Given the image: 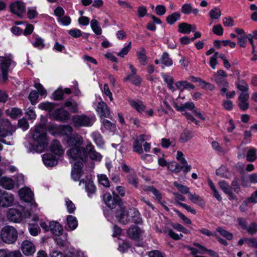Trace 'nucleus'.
Wrapping results in <instances>:
<instances>
[{
  "label": "nucleus",
  "instance_id": "obj_1",
  "mask_svg": "<svg viewBox=\"0 0 257 257\" xmlns=\"http://www.w3.org/2000/svg\"><path fill=\"white\" fill-rule=\"evenodd\" d=\"M47 133L42 126H36L33 133V151L41 153L48 145Z\"/></svg>",
  "mask_w": 257,
  "mask_h": 257
},
{
  "label": "nucleus",
  "instance_id": "obj_2",
  "mask_svg": "<svg viewBox=\"0 0 257 257\" xmlns=\"http://www.w3.org/2000/svg\"><path fill=\"white\" fill-rule=\"evenodd\" d=\"M72 122L75 128L91 126L96 120L94 115L75 114L72 117Z\"/></svg>",
  "mask_w": 257,
  "mask_h": 257
},
{
  "label": "nucleus",
  "instance_id": "obj_3",
  "mask_svg": "<svg viewBox=\"0 0 257 257\" xmlns=\"http://www.w3.org/2000/svg\"><path fill=\"white\" fill-rule=\"evenodd\" d=\"M19 195L22 202L28 203V208L24 206L25 216L26 217H30L31 215V209L32 206V191L30 188L25 187L19 191Z\"/></svg>",
  "mask_w": 257,
  "mask_h": 257
},
{
  "label": "nucleus",
  "instance_id": "obj_4",
  "mask_svg": "<svg viewBox=\"0 0 257 257\" xmlns=\"http://www.w3.org/2000/svg\"><path fill=\"white\" fill-rule=\"evenodd\" d=\"M1 237L6 243L12 244L15 242L18 238L17 230L11 226H5L1 230Z\"/></svg>",
  "mask_w": 257,
  "mask_h": 257
},
{
  "label": "nucleus",
  "instance_id": "obj_5",
  "mask_svg": "<svg viewBox=\"0 0 257 257\" xmlns=\"http://www.w3.org/2000/svg\"><path fill=\"white\" fill-rule=\"evenodd\" d=\"M67 155L69 159L73 161L80 160L86 162V149L80 146L72 147L67 151Z\"/></svg>",
  "mask_w": 257,
  "mask_h": 257
},
{
  "label": "nucleus",
  "instance_id": "obj_6",
  "mask_svg": "<svg viewBox=\"0 0 257 257\" xmlns=\"http://www.w3.org/2000/svg\"><path fill=\"white\" fill-rule=\"evenodd\" d=\"M103 200L106 205L111 209L115 208L117 206V208H118L119 206L122 205V199L116 194H113L112 197L110 193L106 192L103 195Z\"/></svg>",
  "mask_w": 257,
  "mask_h": 257
},
{
  "label": "nucleus",
  "instance_id": "obj_7",
  "mask_svg": "<svg viewBox=\"0 0 257 257\" xmlns=\"http://www.w3.org/2000/svg\"><path fill=\"white\" fill-rule=\"evenodd\" d=\"M115 216L120 223L126 224L130 221V213L127 211L123 204L116 209Z\"/></svg>",
  "mask_w": 257,
  "mask_h": 257
},
{
  "label": "nucleus",
  "instance_id": "obj_8",
  "mask_svg": "<svg viewBox=\"0 0 257 257\" xmlns=\"http://www.w3.org/2000/svg\"><path fill=\"white\" fill-rule=\"evenodd\" d=\"M14 196L10 193L0 189V207L8 208L13 205Z\"/></svg>",
  "mask_w": 257,
  "mask_h": 257
},
{
  "label": "nucleus",
  "instance_id": "obj_9",
  "mask_svg": "<svg viewBox=\"0 0 257 257\" xmlns=\"http://www.w3.org/2000/svg\"><path fill=\"white\" fill-rule=\"evenodd\" d=\"M73 131V128L68 124L60 125L52 130L51 134L53 136L59 135L68 138L72 135Z\"/></svg>",
  "mask_w": 257,
  "mask_h": 257
},
{
  "label": "nucleus",
  "instance_id": "obj_10",
  "mask_svg": "<svg viewBox=\"0 0 257 257\" xmlns=\"http://www.w3.org/2000/svg\"><path fill=\"white\" fill-rule=\"evenodd\" d=\"M53 118L57 121L63 122H67L70 118L69 112L63 108H58L52 114Z\"/></svg>",
  "mask_w": 257,
  "mask_h": 257
},
{
  "label": "nucleus",
  "instance_id": "obj_11",
  "mask_svg": "<svg viewBox=\"0 0 257 257\" xmlns=\"http://www.w3.org/2000/svg\"><path fill=\"white\" fill-rule=\"evenodd\" d=\"M7 218L8 220L15 223H19L22 219V212L17 208H10L7 212Z\"/></svg>",
  "mask_w": 257,
  "mask_h": 257
},
{
  "label": "nucleus",
  "instance_id": "obj_12",
  "mask_svg": "<svg viewBox=\"0 0 257 257\" xmlns=\"http://www.w3.org/2000/svg\"><path fill=\"white\" fill-rule=\"evenodd\" d=\"M86 161L88 159V156L92 160L96 161H100L102 159V155L98 152H96L95 150L94 147L91 144V143L89 142L86 145Z\"/></svg>",
  "mask_w": 257,
  "mask_h": 257
},
{
  "label": "nucleus",
  "instance_id": "obj_13",
  "mask_svg": "<svg viewBox=\"0 0 257 257\" xmlns=\"http://www.w3.org/2000/svg\"><path fill=\"white\" fill-rule=\"evenodd\" d=\"M66 142L69 147H77L81 145L83 142L82 137L78 133L70 135L66 139Z\"/></svg>",
  "mask_w": 257,
  "mask_h": 257
},
{
  "label": "nucleus",
  "instance_id": "obj_14",
  "mask_svg": "<svg viewBox=\"0 0 257 257\" xmlns=\"http://www.w3.org/2000/svg\"><path fill=\"white\" fill-rule=\"evenodd\" d=\"M10 8L12 13L20 18L22 17L23 14L25 11V7L24 3L20 1H17L11 4L10 6Z\"/></svg>",
  "mask_w": 257,
  "mask_h": 257
},
{
  "label": "nucleus",
  "instance_id": "obj_15",
  "mask_svg": "<svg viewBox=\"0 0 257 257\" xmlns=\"http://www.w3.org/2000/svg\"><path fill=\"white\" fill-rule=\"evenodd\" d=\"M96 111L101 117H109L110 109L106 103L103 101L97 103Z\"/></svg>",
  "mask_w": 257,
  "mask_h": 257
},
{
  "label": "nucleus",
  "instance_id": "obj_16",
  "mask_svg": "<svg viewBox=\"0 0 257 257\" xmlns=\"http://www.w3.org/2000/svg\"><path fill=\"white\" fill-rule=\"evenodd\" d=\"M50 151L54 155L61 156L64 153V150L59 141L55 139L50 146Z\"/></svg>",
  "mask_w": 257,
  "mask_h": 257
},
{
  "label": "nucleus",
  "instance_id": "obj_17",
  "mask_svg": "<svg viewBox=\"0 0 257 257\" xmlns=\"http://www.w3.org/2000/svg\"><path fill=\"white\" fill-rule=\"evenodd\" d=\"M34 86L36 90H33V105L37 102L39 95L44 97L47 95V91L41 84L35 82Z\"/></svg>",
  "mask_w": 257,
  "mask_h": 257
},
{
  "label": "nucleus",
  "instance_id": "obj_18",
  "mask_svg": "<svg viewBox=\"0 0 257 257\" xmlns=\"http://www.w3.org/2000/svg\"><path fill=\"white\" fill-rule=\"evenodd\" d=\"M249 99L248 93H240L238 96V106L239 108L243 110H246L249 107V103L248 100Z\"/></svg>",
  "mask_w": 257,
  "mask_h": 257
},
{
  "label": "nucleus",
  "instance_id": "obj_19",
  "mask_svg": "<svg viewBox=\"0 0 257 257\" xmlns=\"http://www.w3.org/2000/svg\"><path fill=\"white\" fill-rule=\"evenodd\" d=\"M42 159L44 164L47 167H54L58 164V159L52 154H44Z\"/></svg>",
  "mask_w": 257,
  "mask_h": 257
},
{
  "label": "nucleus",
  "instance_id": "obj_20",
  "mask_svg": "<svg viewBox=\"0 0 257 257\" xmlns=\"http://www.w3.org/2000/svg\"><path fill=\"white\" fill-rule=\"evenodd\" d=\"M82 183L85 185V191L87 192L88 196L91 197V194H94L96 191V187L93 181L91 180L86 181L84 179H81L80 180L79 185Z\"/></svg>",
  "mask_w": 257,
  "mask_h": 257
},
{
  "label": "nucleus",
  "instance_id": "obj_21",
  "mask_svg": "<svg viewBox=\"0 0 257 257\" xmlns=\"http://www.w3.org/2000/svg\"><path fill=\"white\" fill-rule=\"evenodd\" d=\"M145 141V135H140L136 140H135L133 144V151L139 154H141L143 152L142 148V144Z\"/></svg>",
  "mask_w": 257,
  "mask_h": 257
},
{
  "label": "nucleus",
  "instance_id": "obj_22",
  "mask_svg": "<svg viewBox=\"0 0 257 257\" xmlns=\"http://www.w3.org/2000/svg\"><path fill=\"white\" fill-rule=\"evenodd\" d=\"M50 230L56 236H60L63 232L62 226L56 221H51L49 223Z\"/></svg>",
  "mask_w": 257,
  "mask_h": 257
},
{
  "label": "nucleus",
  "instance_id": "obj_23",
  "mask_svg": "<svg viewBox=\"0 0 257 257\" xmlns=\"http://www.w3.org/2000/svg\"><path fill=\"white\" fill-rule=\"evenodd\" d=\"M11 64V60L9 58H4L1 62V68L3 77L4 81L8 79V72Z\"/></svg>",
  "mask_w": 257,
  "mask_h": 257
},
{
  "label": "nucleus",
  "instance_id": "obj_24",
  "mask_svg": "<svg viewBox=\"0 0 257 257\" xmlns=\"http://www.w3.org/2000/svg\"><path fill=\"white\" fill-rule=\"evenodd\" d=\"M141 230L138 226H132L127 230L128 236L133 239L137 240L140 237Z\"/></svg>",
  "mask_w": 257,
  "mask_h": 257
},
{
  "label": "nucleus",
  "instance_id": "obj_25",
  "mask_svg": "<svg viewBox=\"0 0 257 257\" xmlns=\"http://www.w3.org/2000/svg\"><path fill=\"white\" fill-rule=\"evenodd\" d=\"M64 106L67 107L68 110L72 113H76L78 112V104L77 102L72 98L68 99L65 101Z\"/></svg>",
  "mask_w": 257,
  "mask_h": 257
},
{
  "label": "nucleus",
  "instance_id": "obj_26",
  "mask_svg": "<svg viewBox=\"0 0 257 257\" xmlns=\"http://www.w3.org/2000/svg\"><path fill=\"white\" fill-rule=\"evenodd\" d=\"M124 81H130L133 85L140 86L142 82V78L139 75L136 74H127V76L123 78Z\"/></svg>",
  "mask_w": 257,
  "mask_h": 257
},
{
  "label": "nucleus",
  "instance_id": "obj_27",
  "mask_svg": "<svg viewBox=\"0 0 257 257\" xmlns=\"http://www.w3.org/2000/svg\"><path fill=\"white\" fill-rule=\"evenodd\" d=\"M188 199L193 203L198 205L200 207H204L205 202L201 196L196 193L192 194L190 192L188 195Z\"/></svg>",
  "mask_w": 257,
  "mask_h": 257
},
{
  "label": "nucleus",
  "instance_id": "obj_28",
  "mask_svg": "<svg viewBox=\"0 0 257 257\" xmlns=\"http://www.w3.org/2000/svg\"><path fill=\"white\" fill-rule=\"evenodd\" d=\"M14 185V182L11 178L3 177L0 179V186L6 189H12Z\"/></svg>",
  "mask_w": 257,
  "mask_h": 257
},
{
  "label": "nucleus",
  "instance_id": "obj_29",
  "mask_svg": "<svg viewBox=\"0 0 257 257\" xmlns=\"http://www.w3.org/2000/svg\"><path fill=\"white\" fill-rule=\"evenodd\" d=\"M173 105L174 107L179 111H185L186 109L192 110L195 107L194 103L191 101L187 102L180 106H179L176 102H174Z\"/></svg>",
  "mask_w": 257,
  "mask_h": 257
},
{
  "label": "nucleus",
  "instance_id": "obj_30",
  "mask_svg": "<svg viewBox=\"0 0 257 257\" xmlns=\"http://www.w3.org/2000/svg\"><path fill=\"white\" fill-rule=\"evenodd\" d=\"M132 219V222L136 224H139L142 223V219L141 214L136 209L134 208L130 211V219Z\"/></svg>",
  "mask_w": 257,
  "mask_h": 257
},
{
  "label": "nucleus",
  "instance_id": "obj_31",
  "mask_svg": "<svg viewBox=\"0 0 257 257\" xmlns=\"http://www.w3.org/2000/svg\"><path fill=\"white\" fill-rule=\"evenodd\" d=\"M175 85L178 89L182 92L184 89H194L195 85L189 83L187 81H180L175 83Z\"/></svg>",
  "mask_w": 257,
  "mask_h": 257
},
{
  "label": "nucleus",
  "instance_id": "obj_32",
  "mask_svg": "<svg viewBox=\"0 0 257 257\" xmlns=\"http://www.w3.org/2000/svg\"><path fill=\"white\" fill-rule=\"evenodd\" d=\"M193 137V132L191 130L185 128L180 135L179 141L181 143H185L191 140Z\"/></svg>",
  "mask_w": 257,
  "mask_h": 257
},
{
  "label": "nucleus",
  "instance_id": "obj_33",
  "mask_svg": "<svg viewBox=\"0 0 257 257\" xmlns=\"http://www.w3.org/2000/svg\"><path fill=\"white\" fill-rule=\"evenodd\" d=\"M95 144L99 147H102L105 143L102 135L98 132H94L91 135Z\"/></svg>",
  "mask_w": 257,
  "mask_h": 257
},
{
  "label": "nucleus",
  "instance_id": "obj_34",
  "mask_svg": "<svg viewBox=\"0 0 257 257\" xmlns=\"http://www.w3.org/2000/svg\"><path fill=\"white\" fill-rule=\"evenodd\" d=\"M161 76L163 78L164 82L167 83L168 88L173 92L175 91L176 89L173 86L174 83L173 77L164 73H161Z\"/></svg>",
  "mask_w": 257,
  "mask_h": 257
},
{
  "label": "nucleus",
  "instance_id": "obj_35",
  "mask_svg": "<svg viewBox=\"0 0 257 257\" xmlns=\"http://www.w3.org/2000/svg\"><path fill=\"white\" fill-rule=\"evenodd\" d=\"M129 103L139 113L144 112L146 109V106L141 100L137 101L134 100H131L129 101Z\"/></svg>",
  "mask_w": 257,
  "mask_h": 257
},
{
  "label": "nucleus",
  "instance_id": "obj_36",
  "mask_svg": "<svg viewBox=\"0 0 257 257\" xmlns=\"http://www.w3.org/2000/svg\"><path fill=\"white\" fill-rule=\"evenodd\" d=\"M192 25L185 22H183L178 25V31L182 34H189L192 30Z\"/></svg>",
  "mask_w": 257,
  "mask_h": 257
},
{
  "label": "nucleus",
  "instance_id": "obj_37",
  "mask_svg": "<svg viewBox=\"0 0 257 257\" xmlns=\"http://www.w3.org/2000/svg\"><path fill=\"white\" fill-rule=\"evenodd\" d=\"M22 250L26 255H31L32 251V243L29 240H25L22 244Z\"/></svg>",
  "mask_w": 257,
  "mask_h": 257
},
{
  "label": "nucleus",
  "instance_id": "obj_38",
  "mask_svg": "<svg viewBox=\"0 0 257 257\" xmlns=\"http://www.w3.org/2000/svg\"><path fill=\"white\" fill-rule=\"evenodd\" d=\"M235 85L237 88L241 91V93H248V86L244 80L238 79L235 82Z\"/></svg>",
  "mask_w": 257,
  "mask_h": 257
},
{
  "label": "nucleus",
  "instance_id": "obj_39",
  "mask_svg": "<svg viewBox=\"0 0 257 257\" xmlns=\"http://www.w3.org/2000/svg\"><path fill=\"white\" fill-rule=\"evenodd\" d=\"M181 15L178 12H176L171 15H168L166 19V22L170 25H173L177 21L180 19Z\"/></svg>",
  "mask_w": 257,
  "mask_h": 257
},
{
  "label": "nucleus",
  "instance_id": "obj_40",
  "mask_svg": "<svg viewBox=\"0 0 257 257\" xmlns=\"http://www.w3.org/2000/svg\"><path fill=\"white\" fill-rule=\"evenodd\" d=\"M67 223L71 230H74L78 226L76 218L71 215H68L66 218Z\"/></svg>",
  "mask_w": 257,
  "mask_h": 257
},
{
  "label": "nucleus",
  "instance_id": "obj_41",
  "mask_svg": "<svg viewBox=\"0 0 257 257\" xmlns=\"http://www.w3.org/2000/svg\"><path fill=\"white\" fill-rule=\"evenodd\" d=\"M257 159L256 149L251 147L247 152L246 155V161L249 162H253Z\"/></svg>",
  "mask_w": 257,
  "mask_h": 257
},
{
  "label": "nucleus",
  "instance_id": "obj_42",
  "mask_svg": "<svg viewBox=\"0 0 257 257\" xmlns=\"http://www.w3.org/2000/svg\"><path fill=\"white\" fill-rule=\"evenodd\" d=\"M138 60L142 65H145L147 63V57L146 55V50L144 48L142 47L140 51L137 52Z\"/></svg>",
  "mask_w": 257,
  "mask_h": 257
},
{
  "label": "nucleus",
  "instance_id": "obj_43",
  "mask_svg": "<svg viewBox=\"0 0 257 257\" xmlns=\"http://www.w3.org/2000/svg\"><path fill=\"white\" fill-rule=\"evenodd\" d=\"M90 26L92 30L95 34L97 35L101 34L102 30L97 20L92 19L90 23Z\"/></svg>",
  "mask_w": 257,
  "mask_h": 257
},
{
  "label": "nucleus",
  "instance_id": "obj_44",
  "mask_svg": "<svg viewBox=\"0 0 257 257\" xmlns=\"http://www.w3.org/2000/svg\"><path fill=\"white\" fill-rule=\"evenodd\" d=\"M160 61L162 64L166 66H170L173 64V61L169 57V54L167 52H164L162 55Z\"/></svg>",
  "mask_w": 257,
  "mask_h": 257
},
{
  "label": "nucleus",
  "instance_id": "obj_45",
  "mask_svg": "<svg viewBox=\"0 0 257 257\" xmlns=\"http://www.w3.org/2000/svg\"><path fill=\"white\" fill-rule=\"evenodd\" d=\"M173 184L174 186L176 187L178 191L182 194H188V196L189 194L190 193L189 187L183 184H179L177 182H174Z\"/></svg>",
  "mask_w": 257,
  "mask_h": 257
},
{
  "label": "nucleus",
  "instance_id": "obj_46",
  "mask_svg": "<svg viewBox=\"0 0 257 257\" xmlns=\"http://www.w3.org/2000/svg\"><path fill=\"white\" fill-rule=\"evenodd\" d=\"M216 231L228 240H231L233 238V234L221 227H217L216 228Z\"/></svg>",
  "mask_w": 257,
  "mask_h": 257
},
{
  "label": "nucleus",
  "instance_id": "obj_47",
  "mask_svg": "<svg viewBox=\"0 0 257 257\" xmlns=\"http://www.w3.org/2000/svg\"><path fill=\"white\" fill-rule=\"evenodd\" d=\"M55 104L52 102H45L39 104V108L51 112L55 107Z\"/></svg>",
  "mask_w": 257,
  "mask_h": 257
},
{
  "label": "nucleus",
  "instance_id": "obj_48",
  "mask_svg": "<svg viewBox=\"0 0 257 257\" xmlns=\"http://www.w3.org/2000/svg\"><path fill=\"white\" fill-rule=\"evenodd\" d=\"M127 182L133 185L135 188H138L139 187V179L136 175H128L126 177Z\"/></svg>",
  "mask_w": 257,
  "mask_h": 257
},
{
  "label": "nucleus",
  "instance_id": "obj_49",
  "mask_svg": "<svg viewBox=\"0 0 257 257\" xmlns=\"http://www.w3.org/2000/svg\"><path fill=\"white\" fill-rule=\"evenodd\" d=\"M102 124L106 130L113 132L116 130L115 124L107 119H104L102 121Z\"/></svg>",
  "mask_w": 257,
  "mask_h": 257
},
{
  "label": "nucleus",
  "instance_id": "obj_50",
  "mask_svg": "<svg viewBox=\"0 0 257 257\" xmlns=\"http://www.w3.org/2000/svg\"><path fill=\"white\" fill-rule=\"evenodd\" d=\"M98 180L99 183L105 187L108 188L110 187L109 181L105 175L100 174L98 175Z\"/></svg>",
  "mask_w": 257,
  "mask_h": 257
},
{
  "label": "nucleus",
  "instance_id": "obj_51",
  "mask_svg": "<svg viewBox=\"0 0 257 257\" xmlns=\"http://www.w3.org/2000/svg\"><path fill=\"white\" fill-rule=\"evenodd\" d=\"M221 15V11L217 7L211 10L209 13V15L212 19H218Z\"/></svg>",
  "mask_w": 257,
  "mask_h": 257
},
{
  "label": "nucleus",
  "instance_id": "obj_52",
  "mask_svg": "<svg viewBox=\"0 0 257 257\" xmlns=\"http://www.w3.org/2000/svg\"><path fill=\"white\" fill-rule=\"evenodd\" d=\"M9 115L11 116V118L16 119L18 117L22 115V111L20 109L18 108H12L10 112H9Z\"/></svg>",
  "mask_w": 257,
  "mask_h": 257
},
{
  "label": "nucleus",
  "instance_id": "obj_53",
  "mask_svg": "<svg viewBox=\"0 0 257 257\" xmlns=\"http://www.w3.org/2000/svg\"><path fill=\"white\" fill-rule=\"evenodd\" d=\"M65 205L69 213H73L76 209L75 204L68 198L65 199Z\"/></svg>",
  "mask_w": 257,
  "mask_h": 257
},
{
  "label": "nucleus",
  "instance_id": "obj_54",
  "mask_svg": "<svg viewBox=\"0 0 257 257\" xmlns=\"http://www.w3.org/2000/svg\"><path fill=\"white\" fill-rule=\"evenodd\" d=\"M193 10L192 5L190 3H185L182 5L180 11L181 13L185 15H189L191 13Z\"/></svg>",
  "mask_w": 257,
  "mask_h": 257
},
{
  "label": "nucleus",
  "instance_id": "obj_55",
  "mask_svg": "<svg viewBox=\"0 0 257 257\" xmlns=\"http://www.w3.org/2000/svg\"><path fill=\"white\" fill-rule=\"evenodd\" d=\"M214 81L220 87L222 86H228L229 85L228 83L226 81V78L220 77L219 76H215Z\"/></svg>",
  "mask_w": 257,
  "mask_h": 257
},
{
  "label": "nucleus",
  "instance_id": "obj_56",
  "mask_svg": "<svg viewBox=\"0 0 257 257\" xmlns=\"http://www.w3.org/2000/svg\"><path fill=\"white\" fill-rule=\"evenodd\" d=\"M245 230L249 234H256L257 232V223L255 222H251L248 226H247Z\"/></svg>",
  "mask_w": 257,
  "mask_h": 257
},
{
  "label": "nucleus",
  "instance_id": "obj_57",
  "mask_svg": "<svg viewBox=\"0 0 257 257\" xmlns=\"http://www.w3.org/2000/svg\"><path fill=\"white\" fill-rule=\"evenodd\" d=\"M219 55L218 52H215L213 55L210 58L209 65L213 69H215L216 68V65L217 64V59L219 57Z\"/></svg>",
  "mask_w": 257,
  "mask_h": 257
},
{
  "label": "nucleus",
  "instance_id": "obj_58",
  "mask_svg": "<svg viewBox=\"0 0 257 257\" xmlns=\"http://www.w3.org/2000/svg\"><path fill=\"white\" fill-rule=\"evenodd\" d=\"M40 208L38 207V204L33 200V221L39 220V217L41 216L39 214Z\"/></svg>",
  "mask_w": 257,
  "mask_h": 257
},
{
  "label": "nucleus",
  "instance_id": "obj_59",
  "mask_svg": "<svg viewBox=\"0 0 257 257\" xmlns=\"http://www.w3.org/2000/svg\"><path fill=\"white\" fill-rule=\"evenodd\" d=\"M227 170L226 168L224 166H221L219 168L216 170V174L221 177L228 178V176L226 174Z\"/></svg>",
  "mask_w": 257,
  "mask_h": 257
},
{
  "label": "nucleus",
  "instance_id": "obj_60",
  "mask_svg": "<svg viewBox=\"0 0 257 257\" xmlns=\"http://www.w3.org/2000/svg\"><path fill=\"white\" fill-rule=\"evenodd\" d=\"M218 185L220 189L223 191L224 193H227L228 191L231 190V187L229 184L225 181H221L218 183Z\"/></svg>",
  "mask_w": 257,
  "mask_h": 257
},
{
  "label": "nucleus",
  "instance_id": "obj_61",
  "mask_svg": "<svg viewBox=\"0 0 257 257\" xmlns=\"http://www.w3.org/2000/svg\"><path fill=\"white\" fill-rule=\"evenodd\" d=\"M161 146L164 148H168L170 146H174L175 143L174 141H171L169 139L163 138L161 139Z\"/></svg>",
  "mask_w": 257,
  "mask_h": 257
},
{
  "label": "nucleus",
  "instance_id": "obj_62",
  "mask_svg": "<svg viewBox=\"0 0 257 257\" xmlns=\"http://www.w3.org/2000/svg\"><path fill=\"white\" fill-rule=\"evenodd\" d=\"M131 45H132L131 42H130L126 46L124 47L121 50V51L117 53V55L120 57H123L125 55H126L128 53V52L131 50Z\"/></svg>",
  "mask_w": 257,
  "mask_h": 257
},
{
  "label": "nucleus",
  "instance_id": "obj_63",
  "mask_svg": "<svg viewBox=\"0 0 257 257\" xmlns=\"http://www.w3.org/2000/svg\"><path fill=\"white\" fill-rule=\"evenodd\" d=\"M83 173V171L76 170L72 169L71 177L75 181H78Z\"/></svg>",
  "mask_w": 257,
  "mask_h": 257
},
{
  "label": "nucleus",
  "instance_id": "obj_64",
  "mask_svg": "<svg viewBox=\"0 0 257 257\" xmlns=\"http://www.w3.org/2000/svg\"><path fill=\"white\" fill-rule=\"evenodd\" d=\"M212 32L217 36H221L223 33V29L220 24L214 25L212 28Z\"/></svg>",
  "mask_w": 257,
  "mask_h": 257
}]
</instances>
